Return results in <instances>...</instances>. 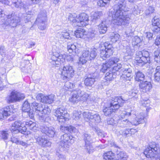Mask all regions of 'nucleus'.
<instances>
[{"label":"nucleus","instance_id":"nucleus-30","mask_svg":"<svg viewBox=\"0 0 160 160\" xmlns=\"http://www.w3.org/2000/svg\"><path fill=\"white\" fill-rule=\"evenodd\" d=\"M60 129L61 131L65 132V133L68 132L71 133H75L78 132L77 129L72 126L65 127L61 125L60 127Z\"/></svg>","mask_w":160,"mask_h":160},{"label":"nucleus","instance_id":"nucleus-56","mask_svg":"<svg viewBox=\"0 0 160 160\" xmlns=\"http://www.w3.org/2000/svg\"><path fill=\"white\" fill-rule=\"evenodd\" d=\"M9 134L7 131H0V137L4 141L7 140Z\"/></svg>","mask_w":160,"mask_h":160},{"label":"nucleus","instance_id":"nucleus-33","mask_svg":"<svg viewBox=\"0 0 160 160\" xmlns=\"http://www.w3.org/2000/svg\"><path fill=\"white\" fill-rule=\"evenodd\" d=\"M129 8L131 10L132 13L134 16L140 14L141 10L140 9L137 5L133 3H132L130 4Z\"/></svg>","mask_w":160,"mask_h":160},{"label":"nucleus","instance_id":"nucleus-7","mask_svg":"<svg viewBox=\"0 0 160 160\" xmlns=\"http://www.w3.org/2000/svg\"><path fill=\"white\" fill-rule=\"evenodd\" d=\"M54 115L57 117V120L60 124L69 120V114L63 107H61L54 110Z\"/></svg>","mask_w":160,"mask_h":160},{"label":"nucleus","instance_id":"nucleus-4","mask_svg":"<svg viewBox=\"0 0 160 160\" xmlns=\"http://www.w3.org/2000/svg\"><path fill=\"white\" fill-rule=\"evenodd\" d=\"M121 68L123 72V74L121 76V79L123 80L130 81L133 77L131 66L126 64L122 65L120 63H118L117 66L113 67L112 71L114 72L115 71H118Z\"/></svg>","mask_w":160,"mask_h":160},{"label":"nucleus","instance_id":"nucleus-35","mask_svg":"<svg viewBox=\"0 0 160 160\" xmlns=\"http://www.w3.org/2000/svg\"><path fill=\"white\" fill-rule=\"evenodd\" d=\"M98 29L100 34H104L107 31V26L106 21H102L98 26Z\"/></svg>","mask_w":160,"mask_h":160},{"label":"nucleus","instance_id":"nucleus-41","mask_svg":"<svg viewBox=\"0 0 160 160\" xmlns=\"http://www.w3.org/2000/svg\"><path fill=\"white\" fill-rule=\"evenodd\" d=\"M60 38L62 40H69L71 39L69 33L66 30H63L62 32H60Z\"/></svg>","mask_w":160,"mask_h":160},{"label":"nucleus","instance_id":"nucleus-11","mask_svg":"<svg viewBox=\"0 0 160 160\" xmlns=\"http://www.w3.org/2000/svg\"><path fill=\"white\" fill-rule=\"evenodd\" d=\"M60 69L61 70L62 76L63 80L67 81L73 76L74 71L72 66L69 64L64 65L62 68Z\"/></svg>","mask_w":160,"mask_h":160},{"label":"nucleus","instance_id":"nucleus-24","mask_svg":"<svg viewBox=\"0 0 160 160\" xmlns=\"http://www.w3.org/2000/svg\"><path fill=\"white\" fill-rule=\"evenodd\" d=\"M148 116L147 113H140L135 118V120L132 122L133 125L136 126L140 123L145 122V119Z\"/></svg>","mask_w":160,"mask_h":160},{"label":"nucleus","instance_id":"nucleus-9","mask_svg":"<svg viewBox=\"0 0 160 160\" xmlns=\"http://www.w3.org/2000/svg\"><path fill=\"white\" fill-rule=\"evenodd\" d=\"M82 114L84 118H87L92 123L96 124L101 122L100 115L94 111H86L84 112Z\"/></svg>","mask_w":160,"mask_h":160},{"label":"nucleus","instance_id":"nucleus-26","mask_svg":"<svg viewBox=\"0 0 160 160\" xmlns=\"http://www.w3.org/2000/svg\"><path fill=\"white\" fill-rule=\"evenodd\" d=\"M77 94H78L80 101L85 102L88 99L89 95L84 91L77 88Z\"/></svg>","mask_w":160,"mask_h":160},{"label":"nucleus","instance_id":"nucleus-22","mask_svg":"<svg viewBox=\"0 0 160 160\" xmlns=\"http://www.w3.org/2000/svg\"><path fill=\"white\" fill-rule=\"evenodd\" d=\"M98 76L96 72L88 75L84 80L85 85L87 86L92 87L95 81V79Z\"/></svg>","mask_w":160,"mask_h":160},{"label":"nucleus","instance_id":"nucleus-8","mask_svg":"<svg viewBox=\"0 0 160 160\" xmlns=\"http://www.w3.org/2000/svg\"><path fill=\"white\" fill-rule=\"evenodd\" d=\"M47 21L46 12L43 10L39 13L35 23L38 25L39 29L44 30L46 28Z\"/></svg>","mask_w":160,"mask_h":160},{"label":"nucleus","instance_id":"nucleus-44","mask_svg":"<svg viewBox=\"0 0 160 160\" xmlns=\"http://www.w3.org/2000/svg\"><path fill=\"white\" fill-rule=\"evenodd\" d=\"M76 46L74 44L71 43H68L67 46V49L68 51L70 53H72V55H74L76 54Z\"/></svg>","mask_w":160,"mask_h":160},{"label":"nucleus","instance_id":"nucleus-27","mask_svg":"<svg viewBox=\"0 0 160 160\" xmlns=\"http://www.w3.org/2000/svg\"><path fill=\"white\" fill-rule=\"evenodd\" d=\"M12 5L15 8L20 9L23 8L26 10L28 8V5L24 3L21 0H12Z\"/></svg>","mask_w":160,"mask_h":160},{"label":"nucleus","instance_id":"nucleus-5","mask_svg":"<svg viewBox=\"0 0 160 160\" xmlns=\"http://www.w3.org/2000/svg\"><path fill=\"white\" fill-rule=\"evenodd\" d=\"M74 142V138L69 134L65 133L61 135L60 142L58 144L60 151H63L69 148L68 143L72 144Z\"/></svg>","mask_w":160,"mask_h":160},{"label":"nucleus","instance_id":"nucleus-36","mask_svg":"<svg viewBox=\"0 0 160 160\" xmlns=\"http://www.w3.org/2000/svg\"><path fill=\"white\" fill-rule=\"evenodd\" d=\"M135 31V28L131 25L129 27H127L125 31L127 37L130 38H132L133 36Z\"/></svg>","mask_w":160,"mask_h":160},{"label":"nucleus","instance_id":"nucleus-48","mask_svg":"<svg viewBox=\"0 0 160 160\" xmlns=\"http://www.w3.org/2000/svg\"><path fill=\"white\" fill-rule=\"evenodd\" d=\"M113 72H108L106 73L104 79L106 80V82H104L105 85L106 84V83L108 85V81H110L112 80L113 78Z\"/></svg>","mask_w":160,"mask_h":160},{"label":"nucleus","instance_id":"nucleus-19","mask_svg":"<svg viewBox=\"0 0 160 160\" xmlns=\"http://www.w3.org/2000/svg\"><path fill=\"white\" fill-rule=\"evenodd\" d=\"M54 97V95L52 94L45 96L43 94L39 93L37 95L36 98L42 102L50 104L53 101Z\"/></svg>","mask_w":160,"mask_h":160},{"label":"nucleus","instance_id":"nucleus-20","mask_svg":"<svg viewBox=\"0 0 160 160\" xmlns=\"http://www.w3.org/2000/svg\"><path fill=\"white\" fill-rule=\"evenodd\" d=\"M41 132L49 137H53L56 133L55 129L52 126L48 127L45 125H42L40 128Z\"/></svg>","mask_w":160,"mask_h":160},{"label":"nucleus","instance_id":"nucleus-55","mask_svg":"<svg viewBox=\"0 0 160 160\" xmlns=\"http://www.w3.org/2000/svg\"><path fill=\"white\" fill-rule=\"evenodd\" d=\"M81 112L75 110L73 111L72 118L73 119L77 120L81 117Z\"/></svg>","mask_w":160,"mask_h":160},{"label":"nucleus","instance_id":"nucleus-47","mask_svg":"<svg viewBox=\"0 0 160 160\" xmlns=\"http://www.w3.org/2000/svg\"><path fill=\"white\" fill-rule=\"evenodd\" d=\"M136 77L135 79L137 81H142L144 79L145 76L144 74L140 71H138L136 72Z\"/></svg>","mask_w":160,"mask_h":160},{"label":"nucleus","instance_id":"nucleus-10","mask_svg":"<svg viewBox=\"0 0 160 160\" xmlns=\"http://www.w3.org/2000/svg\"><path fill=\"white\" fill-rule=\"evenodd\" d=\"M40 132H36L34 136V138L36 142L43 148H47L51 147L52 143L45 136L41 135Z\"/></svg>","mask_w":160,"mask_h":160},{"label":"nucleus","instance_id":"nucleus-1","mask_svg":"<svg viewBox=\"0 0 160 160\" xmlns=\"http://www.w3.org/2000/svg\"><path fill=\"white\" fill-rule=\"evenodd\" d=\"M126 2L125 0H120L113 7V9L109 11V15L112 16V22L114 24L121 26L127 25L130 22L131 19L128 15L125 16Z\"/></svg>","mask_w":160,"mask_h":160},{"label":"nucleus","instance_id":"nucleus-23","mask_svg":"<svg viewBox=\"0 0 160 160\" xmlns=\"http://www.w3.org/2000/svg\"><path fill=\"white\" fill-rule=\"evenodd\" d=\"M139 88L141 92L146 93L149 92L152 89V85L150 82H142L139 84Z\"/></svg>","mask_w":160,"mask_h":160},{"label":"nucleus","instance_id":"nucleus-25","mask_svg":"<svg viewBox=\"0 0 160 160\" xmlns=\"http://www.w3.org/2000/svg\"><path fill=\"white\" fill-rule=\"evenodd\" d=\"M11 112L9 106L0 109V119L4 120L6 118L10 115Z\"/></svg>","mask_w":160,"mask_h":160},{"label":"nucleus","instance_id":"nucleus-29","mask_svg":"<svg viewBox=\"0 0 160 160\" xmlns=\"http://www.w3.org/2000/svg\"><path fill=\"white\" fill-rule=\"evenodd\" d=\"M42 109L41 113L43 114V115L41 116L40 117V119L42 120L43 121H45V118H47L49 114L50 113L51 110L48 106L47 105H44V106L42 108Z\"/></svg>","mask_w":160,"mask_h":160},{"label":"nucleus","instance_id":"nucleus-39","mask_svg":"<svg viewBox=\"0 0 160 160\" xmlns=\"http://www.w3.org/2000/svg\"><path fill=\"white\" fill-rule=\"evenodd\" d=\"M138 91L136 89H132L128 92V96L130 98H132L134 100H137L138 96Z\"/></svg>","mask_w":160,"mask_h":160},{"label":"nucleus","instance_id":"nucleus-13","mask_svg":"<svg viewBox=\"0 0 160 160\" xmlns=\"http://www.w3.org/2000/svg\"><path fill=\"white\" fill-rule=\"evenodd\" d=\"M103 45L102 49L100 50V56L101 58L104 60L112 55L113 48L112 44L108 42H105Z\"/></svg>","mask_w":160,"mask_h":160},{"label":"nucleus","instance_id":"nucleus-50","mask_svg":"<svg viewBox=\"0 0 160 160\" xmlns=\"http://www.w3.org/2000/svg\"><path fill=\"white\" fill-rule=\"evenodd\" d=\"M120 38V35L118 33H115L114 32L110 34V38L111 41L112 42H115L118 40Z\"/></svg>","mask_w":160,"mask_h":160},{"label":"nucleus","instance_id":"nucleus-2","mask_svg":"<svg viewBox=\"0 0 160 160\" xmlns=\"http://www.w3.org/2000/svg\"><path fill=\"white\" fill-rule=\"evenodd\" d=\"M127 99H124L121 97H112L110 103V106L105 107L103 109V112L105 116H109L115 112L119 107H122Z\"/></svg>","mask_w":160,"mask_h":160},{"label":"nucleus","instance_id":"nucleus-45","mask_svg":"<svg viewBox=\"0 0 160 160\" xmlns=\"http://www.w3.org/2000/svg\"><path fill=\"white\" fill-rule=\"evenodd\" d=\"M103 14L102 12L97 11L92 12L91 13V17L93 19L97 20L100 18L102 16Z\"/></svg>","mask_w":160,"mask_h":160},{"label":"nucleus","instance_id":"nucleus-3","mask_svg":"<svg viewBox=\"0 0 160 160\" xmlns=\"http://www.w3.org/2000/svg\"><path fill=\"white\" fill-rule=\"evenodd\" d=\"M32 12L28 11L27 12V15L25 14L23 15V17L21 18H20V15L17 13H12L11 15H9L6 16L7 18L6 20L8 22V24L12 27H14L17 25L20 24L21 21L24 20V22L26 23L29 22L30 19L31 15L32 14Z\"/></svg>","mask_w":160,"mask_h":160},{"label":"nucleus","instance_id":"nucleus-38","mask_svg":"<svg viewBox=\"0 0 160 160\" xmlns=\"http://www.w3.org/2000/svg\"><path fill=\"white\" fill-rule=\"evenodd\" d=\"M25 127L26 128V130L27 128H28L31 130L34 131L36 130L37 126L36 125L35 122H32L31 121L24 122Z\"/></svg>","mask_w":160,"mask_h":160},{"label":"nucleus","instance_id":"nucleus-12","mask_svg":"<svg viewBox=\"0 0 160 160\" xmlns=\"http://www.w3.org/2000/svg\"><path fill=\"white\" fill-rule=\"evenodd\" d=\"M158 145L153 142L145 149L144 154L147 158L154 157L158 153Z\"/></svg>","mask_w":160,"mask_h":160},{"label":"nucleus","instance_id":"nucleus-6","mask_svg":"<svg viewBox=\"0 0 160 160\" xmlns=\"http://www.w3.org/2000/svg\"><path fill=\"white\" fill-rule=\"evenodd\" d=\"M148 51L143 50L136 52L135 60L137 65L142 66L147 63H150V58Z\"/></svg>","mask_w":160,"mask_h":160},{"label":"nucleus","instance_id":"nucleus-43","mask_svg":"<svg viewBox=\"0 0 160 160\" xmlns=\"http://www.w3.org/2000/svg\"><path fill=\"white\" fill-rule=\"evenodd\" d=\"M119 61V59L116 57H112L110 58L106 63L110 68L114 65H115Z\"/></svg>","mask_w":160,"mask_h":160},{"label":"nucleus","instance_id":"nucleus-57","mask_svg":"<svg viewBox=\"0 0 160 160\" xmlns=\"http://www.w3.org/2000/svg\"><path fill=\"white\" fill-rule=\"evenodd\" d=\"M97 32L96 31L91 28L89 29L88 38L92 39L96 37L97 35Z\"/></svg>","mask_w":160,"mask_h":160},{"label":"nucleus","instance_id":"nucleus-17","mask_svg":"<svg viewBox=\"0 0 160 160\" xmlns=\"http://www.w3.org/2000/svg\"><path fill=\"white\" fill-rule=\"evenodd\" d=\"M125 117H122L121 114L120 115L119 119L118 120L116 130L118 131L120 129V128H124L126 127H131L133 125L132 122L129 121L127 119H124Z\"/></svg>","mask_w":160,"mask_h":160},{"label":"nucleus","instance_id":"nucleus-40","mask_svg":"<svg viewBox=\"0 0 160 160\" xmlns=\"http://www.w3.org/2000/svg\"><path fill=\"white\" fill-rule=\"evenodd\" d=\"M116 154H117V157L118 158V159H123L125 160L128 157L127 154L123 151H121L120 149H117L116 151H115Z\"/></svg>","mask_w":160,"mask_h":160},{"label":"nucleus","instance_id":"nucleus-31","mask_svg":"<svg viewBox=\"0 0 160 160\" xmlns=\"http://www.w3.org/2000/svg\"><path fill=\"white\" fill-rule=\"evenodd\" d=\"M134 115H136V112L132 108L122 111L121 113L122 117H127L130 116H133Z\"/></svg>","mask_w":160,"mask_h":160},{"label":"nucleus","instance_id":"nucleus-14","mask_svg":"<svg viewBox=\"0 0 160 160\" xmlns=\"http://www.w3.org/2000/svg\"><path fill=\"white\" fill-rule=\"evenodd\" d=\"M50 63L53 67H58L63 63L65 61V55L57 52L53 53L51 58Z\"/></svg>","mask_w":160,"mask_h":160},{"label":"nucleus","instance_id":"nucleus-28","mask_svg":"<svg viewBox=\"0 0 160 160\" xmlns=\"http://www.w3.org/2000/svg\"><path fill=\"white\" fill-rule=\"evenodd\" d=\"M90 52L89 51H84L82 56L79 58V64H83L85 63L88 60H90Z\"/></svg>","mask_w":160,"mask_h":160},{"label":"nucleus","instance_id":"nucleus-32","mask_svg":"<svg viewBox=\"0 0 160 160\" xmlns=\"http://www.w3.org/2000/svg\"><path fill=\"white\" fill-rule=\"evenodd\" d=\"M44 104H42L41 103H37L36 102H34L32 103L31 107L33 109L32 111L34 113V112H36V113L38 112H41Z\"/></svg>","mask_w":160,"mask_h":160},{"label":"nucleus","instance_id":"nucleus-53","mask_svg":"<svg viewBox=\"0 0 160 160\" xmlns=\"http://www.w3.org/2000/svg\"><path fill=\"white\" fill-rule=\"evenodd\" d=\"M85 150L88 153L90 154L93 152L94 148L92 146L91 143H85Z\"/></svg>","mask_w":160,"mask_h":160},{"label":"nucleus","instance_id":"nucleus-52","mask_svg":"<svg viewBox=\"0 0 160 160\" xmlns=\"http://www.w3.org/2000/svg\"><path fill=\"white\" fill-rule=\"evenodd\" d=\"M154 60L157 63H160V50H155L154 53Z\"/></svg>","mask_w":160,"mask_h":160},{"label":"nucleus","instance_id":"nucleus-58","mask_svg":"<svg viewBox=\"0 0 160 160\" xmlns=\"http://www.w3.org/2000/svg\"><path fill=\"white\" fill-rule=\"evenodd\" d=\"M110 1V0H99L97 2V4L101 7H105L109 3Z\"/></svg>","mask_w":160,"mask_h":160},{"label":"nucleus","instance_id":"nucleus-61","mask_svg":"<svg viewBox=\"0 0 160 160\" xmlns=\"http://www.w3.org/2000/svg\"><path fill=\"white\" fill-rule=\"evenodd\" d=\"M152 26H159L160 19L157 16H155L152 20Z\"/></svg>","mask_w":160,"mask_h":160},{"label":"nucleus","instance_id":"nucleus-59","mask_svg":"<svg viewBox=\"0 0 160 160\" xmlns=\"http://www.w3.org/2000/svg\"><path fill=\"white\" fill-rule=\"evenodd\" d=\"M94 130L95 131L98 136L102 137H105L106 135L104 133V132L99 128L97 127H95L94 128Z\"/></svg>","mask_w":160,"mask_h":160},{"label":"nucleus","instance_id":"nucleus-62","mask_svg":"<svg viewBox=\"0 0 160 160\" xmlns=\"http://www.w3.org/2000/svg\"><path fill=\"white\" fill-rule=\"evenodd\" d=\"M141 41V40L139 37L138 36L134 37L132 39V44L134 45H137Z\"/></svg>","mask_w":160,"mask_h":160},{"label":"nucleus","instance_id":"nucleus-49","mask_svg":"<svg viewBox=\"0 0 160 160\" xmlns=\"http://www.w3.org/2000/svg\"><path fill=\"white\" fill-rule=\"evenodd\" d=\"M155 71L154 74V79L155 81L158 82L160 81V66L157 67Z\"/></svg>","mask_w":160,"mask_h":160},{"label":"nucleus","instance_id":"nucleus-15","mask_svg":"<svg viewBox=\"0 0 160 160\" xmlns=\"http://www.w3.org/2000/svg\"><path fill=\"white\" fill-rule=\"evenodd\" d=\"M11 131L12 134L18 132L22 133L26 132V128L25 127L24 122L20 121H16L12 124Z\"/></svg>","mask_w":160,"mask_h":160},{"label":"nucleus","instance_id":"nucleus-21","mask_svg":"<svg viewBox=\"0 0 160 160\" xmlns=\"http://www.w3.org/2000/svg\"><path fill=\"white\" fill-rule=\"evenodd\" d=\"M22 110L23 112L26 113L29 117L32 119L34 116V113L32 110H31L30 104L28 100H26L23 103L22 107Z\"/></svg>","mask_w":160,"mask_h":160},{"label":"nucleus","instance_id":"nucleus-63","mask_svg":"<svg viewBox=\"0 0 160 160\" xmlns=\"http://www.w3.org/2000/svg\"><path fill=\"white\" fill-rule=\"evenodd\" d=\"M65 88L66 89H72L75 87V85L71 82L68 81L66 82L64 84Z\"/></svg>","mask_w":160,"mask_h":160},{"label":"nucleus","instance_id":"nucleus-46","mask_svg":"<svg viewBox=\"0 0 160 160\" xmlns=\"http://www.w3.org/2000/svg\"><path fill=\"white\" fill-rule=\"evenodd\" d=\"M77 15L75 13L70 14L68 18V19L71 21V22H73L74 25L77 26Z\"/></svg>","mask_w":160,"mask_h":160},{"label":"nucleus","instance_id":"nucleus-60","mask_svg":"<svg viewBox=\"0 0 160 160\" xmlns=\"http://www.w3.org/2000/svg\"><path fill=\"white\" fill-rule=\"evenodd\" d=\"M19 136L18 135H12L10 141L12 143H14L17 144H18V142L19 141Z\"/></svg>","mask_w":160,"mask_h":160},{"label":"nucleus","instance_id":"nucleus-54","mask_svg":"<svg viewBox=\"0 0 160 160\" xmlns=\"http://www.w3.org/2000/svg\"><path fill=\"white\" fill-rule=\"evenodd\" d=\"M97 50L95 48L91 49L89 53L90 60L94 59L97 55Z\"/></svg>","mask_w":160,"mask_h":160},{"label":"nucleus","instance_id":"nucleus-34","mask_svg":"<svg viewBox=\"0 0 160 160\" xmlns=\"http://www.w3.org/2000/svg\"><path fill=\"white\" fill-rule=\"evenodd\" d=\"M69 101L70 102L73 104L77 103L80 101L77 89L72 92L71 97L69 98Z\"/></svg>","mask_w":160,"mask_h":160},{"label":"nucleus","instance_id":"nucleus-18","mask_svg":"<svg viewBox=\"0 0 160 160\" xmlns=\"http://www.w3.org/2000/svg\"><path fill=\"white\" fill-rule=\"evenodd\" d=\"M89 16L85 13H82L77 15V26L84 27L88 25L89 21Z\"/></svg>","mask_w":160,"mask_h":160},{"label":"nucleus","instance_id":"nucleus-42","mask_svg":"<svg viewBox=\"0 0 160 160\" xmlns=\"http://www.w3.org/2000/svg\"><path fill=\"white\" fill-rule=\"evenodd\" d=\"M114 154L111 151H109L104 154L103 158L106 160H114L116 159L114 158Z\"/></svg>","mask_w":160,"mask_h":160},{"label":"nucleus","instance_id":"nucleus-37","mask_svg":"<svg viewBox=\"0 0 160 160\" xmlns=\"http://www.w3.org/2000/svg\"><path fill=\"white\" fill-rule=\"evenodd\" d=\"M74 34L77 38H84L86 35V32L84 29L79 28L77 30Z\"/></svg>","mask_w":160,"mask_h":160},{"label":"nucleus","instance_id":"nucleus-64","mask_svg":"<svg viewBox=\"0 0 160 160\" xmlns=\"http://www.w3.org/2000/svg\"><path fill=\"white\" fill-rule=\"evenodd\" d=\"M151 29L154 34H157L160 31L159 26H152Z\"/></svg>","mask_w":160,"mask_h":160},{"label":"nucleus","instance_id":"nucleus-16","mask_svg":"<svg viewBox=\"0 0 160 160\" xmlns=\"http://www.w3.org/2000/svg\"><path fill=\"white\" fill-rule=\"evenodd\" d=\"M25 98L24 95L17 91H12L10 96L7 98L8 101L9 102H13L19 101Z\"/></svg>","mask_w":160,"mask_h":160},{"label":"nucleus","instance_id":"nucleus-51","mask_svg":"<svg viewBox=\"0 0 160 160\" xmlns=\"http://www.w3.org/2000/svg\"><path fill=\"white\" fill-rule=\"evenodd\" d=\"M82 137L85 142V143H91L93 142V140L91 138V136L87 133H84Z\"/></svg>","mask_w":160,"mask_h":160}]
</instances>
